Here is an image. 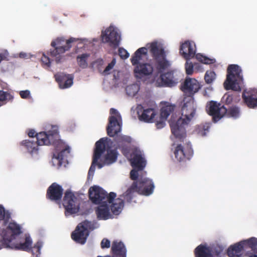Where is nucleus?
I'll use <instances>...</instances> for the list:
<instances>
[{
	"instance_id": "nucleus-1",
	"label": "nucleus",
	"mask_w": 257,
	"mask_h": 257,
	"mask_svg": "<svg viewBox=\"0 0 257 257\" xmlns=\"http://www.w3.org/2000/svg\"><path fill=\"white\" fill-rule=\"evenodd\" d=\"M147 46L153 61L140 63L135 67L134 73L137 77L151 76L155 69L157 74H161L171 66V62L167 58V52L162 44L153 42L148 44Z\"/></svg>"
},
{
	"instance_id": "nucleus-2",
	"label": "nucleus",
	"mask_w": 257,
	"mask_h": 257,
	"mask_svg": "<svg viewBox=\"0 0 257 257\" xmlns=\"http://www.w3.org/2000/svg\"><path fill=\"white\" fill-rule=\"evenodd\" d=\"M196 109L194 97L187 96L184 97L181 102V117L175 121H170L172 134L174 137L181 142H183L186 137L185 126L194 117Z\"/></svg>"
},
{
	"instance_id": "nucleus-3",
	"label": "nucleus",
	"mask_w": 257,
	"mask_h": 257,
	"mask_svg": "<svg viewBox=\"0 0 257 257\" xmlns=\"http://www.w3.org/2000/svg\"><path fill=\"white\" fill-rule=\"evenodd\" d=\"M58 139V130H53L47 133H39L37 135L36 141L26 140L22 141L20 145L33 156L38 154V146L54 145L57 143Z\"/></svg>"
},
{
	"instance_id": "nucleus-4",
	"label": "nucleus",
	"mask_w": 257,
	"mask_h": 257,
	"mask_svg": "<svg viewBox=\"0 0 257 257\" xmlns=\"http://www.w3.org/2000/svg\"><path fill=\"white\" fill-rule=\"evenodd\" d=\"M243 78L242 70L236 64L229 65L227 68L226 78L224 82L226 90L241 91L240 85L243 83Z\"/></svg>"
},
{
	"instance_id": "nucleus-5",
	"label": "nucleus",
	"mask_w": 257,
	"mask_h": 257,
	"mask_svg": "<svg viewBox=\"0 0 257 257\" xmlns=\"http://www.w3.org/2000/svg\"><path fill=\"white\" fill-rule=\"evenodd\" d=\"M76 41L74 38H70L66 40L64 38L59 37L52 41L51 46L53 48L51 49L48 54L52 57L55 58L57 63L62 62L63 56L62 54L68 51L71 47V44Z\"/></svg>"
},
{
	"instance_id": "nucleus-6",
	"label": "nucleus",
	"mask_w": 257,
	"mask_h": 257,
	"mask_svg": "<svg viewBox=\"0 0 257 257\" xmlns=\"http://www.w3.org/2000/svg\"><path fill=\"white\" fill-rule=\"evenodd\" d=\"M88 196L90 200L93 204H100V203H111L112 201L116 197V193L110 192L108 194L103 188L98 186H93L89 188Z\"/></svg>"
},
{
	"instance_id": "nucleus-7",
	"label": "nucleus",
	"mask_w": 257,
	"mask_h": 257,
	"mask_svg": "<svg viewBox=\"0 0 257 257\" xmlns=\"http://www.w3.org/2000/svg\"><path fill=\"white\" fill-rule=\"evenodd\" d=\"M22 233L21 226L14 222H10L8 226L3 229L0 238V249L9 248L11 241Z\"/></svg>"
},
{
	"instance_id": "nucleus-8",
	"label": "nucleus",
	"mask_w": 257,
	"mask_h": 257,
	"mask_svg": "<svg viewBox=\"0 0 257 257\" xmlns=\"http://www.w3.org/2000/svg\"><path fill=\"white\" fill-rule=\"evenodd\" d=\"M93 224L90 221L85 220L79 223L71 233V238L76 242L84 244L89 235V229H92Z\"/></svg>"
},
{
	"instance_id": "nucleus-9",
	"label": "nucleus",
	"mask_w": 257,
	"mask_h": 257,
	"mask_svg": "<svg viewBox=\"0 0 257 257\" xmlns=\"http://www.w3.org/2000/svg\"><path fill=\"white\" fill-rule=\"evenodd\" d=\"M80 201L70 191L67 190L63 199V205L65 209V215L76 213L80 208Z\"/></svg>"
},
{
	"instance_id": "nucleus-10",
	"label": "nucleus",
	"mask_w": 257,
	"mask_h": 257,
	"mask_svg": "<svg viewBox=\"0 0 257 257\" xmlns=\"http://www.w3.org/2000/svg\"><path fill=\"white\" fill-rule=\"evenodd\" d=\"M174 154L176 159L179 162L190 160L193 155V150L190 143L177 145L175 148Z\"/></svg>"
},
{
	"instance_id": "nucleus-11",
	"label": "nucleus",
	"mask_w": 257,
	"mask_h": 257,
	"mask_svg": "<svg viewBox=\"0 0 257 257\" xmlns=\"http://www.w3.org/2000/svg\"><path fill=\"white\" fill-rule=\"evenodd\" d=\"M247 244L251 248L255 247L257 245V239L252 237L247 240L240 241L233 245H230L227 250L229 257H241L245 243Z\"/></svg>"
},
{
	"instance_id": "nucleus-12",
	"label": "nucleus",
	"mask_w": 257,
	"mask_h": 257,
	"mask_svg": "<svg viewBox=\"0 0 257 257\" xmlns=\"http://www.w3.org/2000/svg\"><path fill=\"white\" fill-rule=\"evenodd\" d=\"M103 43H108L110 47L116 49L119 45L120 36L115 29L111 26L101 33Z\"/></svg>"
},
{
	"instance_id": "nucleus-13",
	"label": "nucleus",
	"mask_w": 257,
	"mask_h": 257,
	"mask_svg": "<svg viewBox=\"0 0 257 257\" xmlns=\"http://www.w3.org/2000/svg\"><path fill=\"white\" fill-rule=\"evenodd\" d=\"M110 113L111 115L109 117V123L106 130L107 135L113 137L121 131V126L118 121L121 116L118 111L113 108H110Z\"/></svg>"
},
{
	"instance_id": "nucleus-14",
	"label": "nucleus",
	"mask_w": 257,
	"mask_h": 257,
	"mask_svg": "<svg viewBox=\"0 0 257 257\" xmlns=\"http://www.w3.org/2000/svg\"><path fill=\"white\" fill-rule=\"evenodd\" d=\"M106 141H107V139L101 138L99 141L96 142L92 164L88 171L89 175H93L95 171V165H97V164L99 163L98 160L100 158V157L102 154L104 153L105 150Z\"/></svg>"
},
{
	"instance_id": "nucleus-15",
	"label": "nucleus",
	"mask_w": 257,
	"mask_h": 257,
	"mask_svg": "<svg viewBox=\"0 0 257 257\" xmlns=\"http://www.w3.org/2000/svg\"><path fill=\"white\" fill-rule=\"evenodd\" d=\"M208 113L212 116L213 121L216 122L224 116L226 112V107L220 103L211 101L207 106Z\"/></svg>"
},
{
	"instance_id": "nucleus-16",
	"label": "nucleus",
	"mask_w": 257,
	"mask_h": 257,
	"mask_svg": "<svg viewBox=\"0 0 257 257\" xmlns=\"http://www.w3.org/2000/svg\"><path fill=\"white\" fill-rule=\"evenodd\" d=\"M222 252V249L220 247L215 248L213 251L207 245L201 244L194 249V255L195 257H213L214 254L217 257H221Z\"/></svg>"
},
{
	"instance_id": "nucleus-17",
	"label": "nucleus",
	"mask_w": 257,
	"mask_h": 257,
	"mask_svg": "<svg viewBox=\"0 0 257 257\" xmlns=\"http://www.w3.org/2000/svg\"><path fill=\"white\" fill-rule=\"evenodd\" d=\"M199 82L194 78L187 77L182 84L180 89L188 96L193 97L194 94L200 89Z\"/></svg>"
},
{
	"instance_id": "nucleus-18",
	"label": "nucleus",
	"mask_w": 257,
	"mask_h": 257,
	"mask_svg": "<svg viewBox=\"0 0 257 257\" xmlns=\"http://www.w3.org/2000/svg\"><path fill=\"white\" fill-rule=\"evenodd\" d=\"M63 193L62 187L57 183H53L47 189L46 197L48 200L59 203Z\"/></svg>"
},
{
	"instance_id": "nucleus-19",
	"label": "nucleus",
	"mask_w": 257,
	"mask_h": 257,
	"mask_svg": "<svg viewBox=\"0 0 257 257\" xmlns=\"http://www.w3.org/2000/svg\"><path fill=\"white\" fill-rule=\"evenodd\" d=\"M133 183H136V192L140 194L144 195H149L151 194L154 189V183L151 180L148 178H144L139 180L138 181L134 182Z\"/></svg>"
},
{
	"instance_id": "nucleus-20",
	"label": "nucleus",
	"mask_w": 257,
	"mask_h": 257,
	"mask_svg": "<svg viewBox=\"0 0 257 257\" xmlns=\"http://www.w3.org/2000/svg\"><path fill=\"white\" fill-rule=\"evenodd\" d=\"M179 53L186 60H189L193 58L196 54L195 44L189 40L186 41L180 46Z\"/></svg>"
},
{
	"instance_id": "nucleus-21",
	"label": "nucleus",
	"mask_w": 257,
	"mask_h": 257,
	"mask_svg": "<svg viewBox=\"0 0 257 257\" xmlns=\"http://www.w3.org/2000/svg\"><path fill=\"white\" fill-rule=\"evenodd\" d=\"M104 138L107 139V141L105 142L106 147L104 151V152L106 151L107 153L104 156L102 162L97 164V166L99 169L102 168L105 165H110L114 163L116 161L118 155L115 150H111L110 147L108 146V143L110 142V140L107 138Z\"/></svg>"
},
{
	"instance_id": "nucleus-22",
	"label": "nucleus",
	"mask_w": 257,
	"mask_h": 257,
	"mask_svg": "<svg viewBox=\"0 0 257 257\" xmlns=\"http://www.w3.org/2000/svg\"><path fill=\"white\" fill-rule=\"evenodd\" d=\"M131 165L134 169L143 170L146 165V161L140 151L136 150L132 154Z\"/></svg>"
},
{
	"instance_id": "nucleus-23",
	"label": "nucleus",
	"mask_w": 257,
	"mask_h": 257,
	"mask_svg": "<svg viewBox=\"0 0 257 257\" xmlns=\"http://www.w3.org/2000/svg\"><path fill=\"white\" fill-rule=\"evenodd\" d=\"M55 80L60 88L65 89L70 87L73 84V77L64 73H58L54 75Z\"/></svg>"
},
{
	"instance_id": "nucleus-24",
	"label": "nucleus",
	"mask_w": 257,
	"mask_h": 257,
	"mask_svg": "<svg viewBox=\"0 0 257 257\" xmlns=\"http://www.w3.org/2000/svg\"><path fill=\"white\" fill-rule=\"evenodd\" d=\"M174 71H168L160 75L161 81L165 86L172 87L178 83L177 75H174Z\"/></svg>"
},
{
	"instance_id": "nucleus-25",
	"label": "nucleus",
	"mask_w": 257,
	"mask_h": 257,
	"mask_svg": "<svg viewBox=\"0 0 257 257\" xmlns=\"http://www.w3.org/2000/svg\"><path fill=\"white\" fill-rule=\"evenodd\" d=\"M108 203V202L100 203V204H99V205L96 207L95 213L98 219L106 220L108 218H112V215L110 212V209Z\"/></svg>"
},
{
	"instance_id": "nucleus-26",
	"label": "nucleus",
	"mask_w": 257,
	"mask_h": 257,
	"mask_svg": "<svg viewBox=\"0 0 257 257\" xmlns=\"http://www.w3.org/2000/svg\"><path fill=\"white\" fill-rule=\"evenodd\" d=\"M242 98L246 105L249 108L257 107V90H252L242 94Z\"/></svg>"
},
{
	"instance_id": "nucleus-27",
	"label": "nucleus",
	"mask_w": 257,
	"mask_h": 257,
	"mask_svg": "<svg viewBox=\"0 0 257 257\" xmlns=\"http://www.w3.org/2000/svg\"><path fill=\"white\" fill-rule=\"evenodd\" d=\"M111 251L113 257H126V249L121 241H114L111 246Z\"/></svg>"
},
{
	"instance_id": "nucleus-28",
	"label": "nucleus",
	"mask_w": 257,
	"mask_h": 257,
	"mask_svg": "<svg viewBox=\"0 0 257 257\" xmlns=\"http://www.w3.org/2000/svg\"><path fill=\"white\" fill-rule=\"evenodd\" d=\"M70 153V148L67 146L60 152L54 154L53 158L57 161V165L58 166L60 167L63 165H65V163L67 162V158Z\"/></svg>"
},
{
	"instance_id": "nucleus-29",
	"label": "nucleus",
	"mask_w": 257,
	"mask_h": 257,
	"mask_svg": "<svg viewBox=\"0 0 257 257\" xmlns=\"http://www.w3.org/2000/svg\"><path fill=\"white\" fill-rule=\"evenodd\" d=\"M148 54V49L146 47H141L139 48L132 56L131 61L133 66H137L141 63L140 61L144 56H147Z\"/></svg>"
},
{
	"instance_id": "nucleus-30",
	"label": "nucleus",
	"mask_w": 257,
	"mask_h": 257,
	"mask_svg": "<svg viewBox=\"0 0 257 257\" xmlns=\"http://www.w3.org/2000/svg\"><path fill=\"white\" fill-rule=\"evenodd\" d=\"M113 214L118 215L122 211L124 206V201L120 198H114L111 203H108Z\"/></svg>"
},
{
	"instance_id": "nucleus-31",
	"label": "nucleus",
	"mask_w": 257,
	"mask_h": 257,
	"mask_svg": "<svg viewBox=\"0 0 257 257\" xmlns=\"http://www.w3.org/2000/svg\"><path fill=\"white\" fill-rule=\"evenodd\" d=\"M156 115L154 108H149L144 109L141 115H139V119L146 122H152Z\"/></svg>"
},
{
	"instance_id": "nucleus-32",
	"label": "nucleus",
	"mask_w": 257,
	"mask_h": 257,
	"mask_svg": "<svg viewBox=\"0 0 257 257\" xmlns=\"http://www.w3.org/2000/svg\"><path fill=\"white\" fill-rule=\"evenodd\" d=\"M32 244V240L29 236H26L25 237V241L23 243H17L14 245V247L11 246L10 247L14 248L17 250H21L26 251H30L31 250V246Z\"/></svg>"
},
{
	"instance_id": "nucleus-33",
	"label": "nucleus",
	"mask_w": 257,
	"mask_h": 257,
	"mask_svg": "<svg viewBox=\"0 0 257 257\" xmlns=\"http://www.w3.org/2000/svg\"><path fill=\"white\" fill-rule=\"evenodd\" d=\"M226 112L224 113V116L228 117H232L237 118L240 115V109L236 106H232L228 108H226Z\"/></svg>"
},
{
	"instance_id": "nucleus-34",
	"label": "nucleus",
	"mask_w": 257,
	"mask_h": 257,
	"mask_svg": "<svg viewBox=\"0 0 257 257\" xmlns=\"http://www.w3.org/2000/svg\"><path fill=\"white\" fill-rule=\"evenodd\" d=\"M136 187V183H133L131 187L123 194L122 196L127 202L131 203L132 202L133 198V194L136 192L135 190Z\"/></svg>"
},
{
	"instance_id": "nucleus-35",
	"label": "nucleus",
	"mask_w": 257,
	"mask_h": 257,
	"mask_svg": "<svg viewBox=\"0 0 257 257\" xmlns=\"http://www.w3.org/2000/svg\"><path fill=\"white\" fill-rule=\"evenodd\" d=\"M90 54L87 53H84L77 56L76 60L80 68L85 69L88 67L87 60Z\"/></svg>"
},
{
	"instance_id": "nucleus-36",
	"label": "nucleus",
	"mask_w": 257,
	"mask_h": 257,
	"mask_svg": "<svg viewBox=\"0 0 257 257\" xmlns=\"http://www.w3.org/2000/svg\"><path fill=\"white\" fill-rule=\"evenodd\" d=\"M174 105L168 104L163 106L161 109V116L165 119L167 118L169 115L175 109Z\"/></svg>"
},
{
	"instance_id": "nucleus-37",
	"label": "nucleus",
	"mask_w": 257,
	"mask_h": 257,
	"mask_svg": "<svg viewBox=\"0 0 257 257\" xmlns=\"http://www.w3.org/2000/svg\"><path fill=\"white\" fill-rule=\"evenodd\" d=\"M11 218V214L9 211L6 210L3 205H0V221H4V225H6Z\"/></svg>"
},
{
	"instance_id": "nucleus-38",
	"label": "nucleus",
	"mask_w": 257,
	"mask_h": 257,
	"mask_svg": "<svg viewBox=\"0 0 257 257\" xmlns=\"http://www.w3.org/2000/svg\"><path fill=\"white\" fill-rule=\"evenodd\" d=\"M104 64V60L101 58H98L92 62L91 65L92 67L96 68L98 72L102 74Z\"/></svg>"
},
{
	"instance_id": "nucleus-39",
	"label": "nucleus",
	"mask_w": 257,
	"mask_h": 257,
	"mask_svg": "<svg viewBox=\"0 0 257 257\" xmlns=\"http://www.w3.org/2000/svg\"><path fill=\"white\" fill-rule=\"evenodd\" d=\"M195 58L199 62L205 64H212L214 62L213 59H210L199 53L195 55Z\"/></svg>"
},
{
	"instance_id": "nucleus-40",
	"label": "nucleus",
	"mask_w": 257,
	"mask_h": 257,
	"mask_svg": "<svg viewBox=\"0 0 257 257\" xmlns=\"http://www.w3.org/2000/svg\"><path fill=\"white\" fill-rule=\"evenodd\" d=\"M216 78L215 73L212 70H208L206 72L204 79L206 83L211 84Z\"/></svg>"
},
{
	"instance_id": "nucleus-41",
	"label": "nucleus",
	"mask_w": 257,
	"mask_h": 257,
	"mask_svg": "<svg viewBox=\"0 0 257 257\" xmlns=\"http://www.w3.org/2000/svg\"><path fill=\"white\" fill-rule=\"evenodd\" d=\"M42 246V243L40 241H38L33 247L31 246V252L33 257H39L40 254V250Z\"/></svg>"
},
{
	"instance_id": "nucleus-42",
	"label": "nucleus",
	"mask_w": 257,
	"mask_h": 257,
	"mask_svg": "<svg viewBox=\"0 0 257 257\" xmlns=\"http://www.w3.org/2000/svg\"><path fill=\"white\" fill-rule=\"evenodd\" d=\"M125 91L128 95L134 96L138 91V87L136 84L130 85L126 86Z\"/></svg>"
},
{
	"instance_id": "nucleus-43",
	"label": "nucleus",
	"mask_w": 257,
	"mask_h": 257,
	"mask_svg": "<svg viewBox=\"0 0 257 257\" xmlns=\"http://www.w3.org/2000/svg\"><path fill=\"white\" fill-rule=\"evenodd\" d=\"M116 64V60L115 58H113L110 63H109L107 66L105 67V68L103 70L102 72V75L104 76H106L110 74V71L113 69L114 66Z\"/></svg>"
},
{
	"instance_id": "nucleus-44",
	"label": "nucleus",
	"mask_w": 257,
	"mask_h": 257,
	"mask_svg": "<svg viewBox=\"0 0 257 257\" xmlns=\"http://www.w3.org/2000/svg\"><path fill=\"white\" fill-rule=\"evenodd\" d=\"M13 98V96L8 92L0 90V101L3 102L7 100H12Z\"/></svg>"
},
{
	"instance_id": "nucleus-45",
	"label": "nucleus",
	"mask_w": 257,
	"mask_h": 257,
	"mask_svg": "<svg viewBox=\"0 0 257 257\" xmlns=\"http://www.w3.org/2000/svg\"><path fill=\"white\" fill-rule=\"evenodd\" d=\"M185 67L186 73L187 75H190L193 73L194 65H193V63L190 61V60H186L185 65Z\"/></svg>"
},
{
	"instance_id": "nucleus-46",
	"label": "nucleus",
	"mask_w": 257,
	"mask_h": 257,
	"mask_svg": "<svg viewBox=\"0 0 257 257\" xmlns=\"http://www.w3.org/2000/svg\"><path fill=\"white\" fill-rule=\"evenodd\" d=\"M41 61L44 67L49 68L50 67V59L49 57L48 56L46 55L44 53L43 54V55L41 58Z\"/></svg>"
},
{
	"instance_id": "nucleus-47",
	"label": "nucleus",
	"mask_w": 257,
	"mask_h": 257,
	"mask_svg": "<svg viewBox=\"0 0 257 257\" xmlns=\"http://www.w3.org/2000/svg\"><path fill=\"white\" fill-rule=\"evenodd\" d=\"M118 55L120 58L123 59H125L129 57V53L123 48H119Z\"/></svg>"
},
{
	"instance_id": "nucleus-48",
	"label": "nucleus",
	"mask_w": 257,
	"mask_h": 257,
	"mask_svg": "<svg viewBox=\"0 0 257 257\" xmlns=\"http://www.w3.org/2000/svg\"><path fill=\"white\" fill-rule=\"evenodd\" d=\"M9 54L7 50L0 53V63L3 60H9Z\"/></svg>"
},
{
	"instance_id": "nucleus-49",
	"label": "nucleus",
	"mask_w": 257,
	"mask_h": 257,
	"mask_svg": "<svg viewBox=\"0 0 257 257\" xmlns=\"http://www.w3.org/2000/svg\"><path fill=\"white\" fill-rule=\"evenodd\" d=\"M115 140L117 143H120L121 142L130 143L131 142V138L126 136H119L115 138Z\"/></svg>"
},
{
	"instance_id": "nucleus-50",
	"label": "nucleus",
	"mask_w": 257,
	"mask_h": 257,
	"mask_svg": "<svg viewBox=\"0 0 257 257\" xmlns=\"http://www.w3.org/2000/svg\"><path fill=\"white\" fill-rule=\"evenodd\" d=\"M137 169L132 170L130 172V178L132 180H137L138 178V171Z\"/></svg>"
},
{
	"instance_id": "nucleus-51",
	"label": "nucleus",
	"mask_w": 257,
	"mask_h": 257,
	"mask_svg": "<svg viewBox=\"0 0 257 257\" xmlns=\"http://www.w3.org/2000/svg\"><path fill=\"white\" fill-rule=\"evenodd\" d=\"M110 246V241L106 239L103 238L101 242V247L102 248H109Z\"/></svg>"
},
{
	"instance_id": "nucleus-52",
	"label": "nucleus",
	"mask_w": 257,
	"mask_h": 257,
	"mask_svg": "<svg viewBox=\"0 0 257 257\" xmlns=\"http://www.w3.org/2000/svg\"><path fill=\"white\" fill-rule=\"evenodd\" d=\"M225 99V102L226 104H230L233 100V96L232 95L225 94L224 96Z\"/></svg>"
},
{
	"instance_id": "nucleus-53",
	"label": "nucleus",
	"mask_w": 257,
	"mask_h": 257,
	"mask_svg": "<svg viewBox=\"0 0 257 257\" xmlns=\"http://www.w3.org/2000/svg\"><path fill=\"white\" fill-rule=\"evenodd\" d=\"M20 95L22 98L26 99L29 97L30 92L28 90L21 91L20 92Z\"/></svg>"
},
{
	"instance_id": "nucleus-54",
	"label": "nucleus",
	"mask_w": 257,
	"mask_h": 257,
	"mask_svg": "<svg viewBox=\"0 0 257 257\" xmlns=\"http://www.w3.org/2000/svg\"><path fill=\"white\" fill-rule=\"evenodd\" d=\"M39 133H36L35 131L34 130H30L28 133V135L29 136V137H31V138H33L35 136H36L37 137V135Z\"/></svg>"
},
{
	"instance_id": "nucleus-55",
	"label": "nucleus",
	"mask_w": 257,
	"mask_h": 257,
	"mask_svg": "<svg viewBox=\"0 0 257 257\" xmlns=\"http://www.w3.org/2000/svg\"><path fill=\"white\" fill-rule=\"evenodd\" d=\"M165 122L163 120L157 121L156 123V125L158 128H162L165 126Z\"/></svg>"
},
{
	"instance_id": "nucleus-56",
	"label": "nucleus",
	"mask_w": 257,
	"mask_h": 257,
	"mask_svg": "<svg viewBox=\"0 0 257 257\" xmlns=\"http://www.w3.org/2000/svg\"><path fill=\"white\" fill-rule=\"evenodd\" d=\"M202 129L204 131V132L203 133H201V132H199L202 136H205V134H206V132H208V130H209V126L208 125L207 126H205V125H203L202 127Z\"/></svg>"
},
{
	"instance_id": "nucleus-57",
	"label": "nucleus",
	"mask_w": 257,
	"mask_h": 257,
	"mask_svg": "<svg viewBox=\"0 0 257 257\" xmlns=\"http://www.w3.org/2000/svg\"><path fill=\"white\" fill-rule=\"evenodd\" d=\"M27 56V54L25 53L21 52L19 54V57L22 58H24Z\"/></svg>"
},
{
	"instance_id": "nucleus-58",
	"label": "nucleus",
	"mask_w": 257,
	"mask_h": 257,
	"mask_svg": "<svg viewBox=\"0 0 257 257\" xmlns=\"http://www.w3.org/2000/svg\"><path fill=\"white\" fill-rule=\"evenodd\" d=\"M121 152L124 155H125L128 152V150L126 148L123 147L121 149Z\"/></svg>"
},
{
	"instance_id": "nucleus-59",
	"label": "nucleus",
	"mask_w": 257,
	"mask_h": 257,
	"mask_svg": "<svg viewBox=\"0 0 257 257\" xmlns=\"http://www.w3.org/2000/svg\"><path fill=\"white\" fill-rule=\"evenodd\" d=\"M249 257H257V255L256 254H252L249 256Z\"/></svg>"
},
{
	"instance_id": "nucleus-60",
	"label": "nucleus",
	"mask_w": 257,
	"mask_h": 257,
	"mask_svg": "<svg viewBox=\"0 0 257 257\" xmlns=\"http://www.w3.org/2000/svg\"><path fill=\"white\" fill-rule=\"evenodd\" d=\"M3 105V103L0 102V107Z\"/></svg>"
}]
</instances>
